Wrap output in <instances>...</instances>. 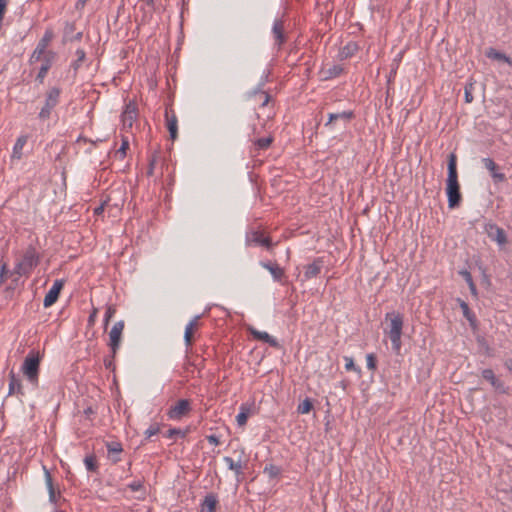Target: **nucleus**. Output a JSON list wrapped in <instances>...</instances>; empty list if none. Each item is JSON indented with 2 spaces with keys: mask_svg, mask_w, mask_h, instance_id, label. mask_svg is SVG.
I'll list each match as a JSON object with an SVG mask.
<instances>
[{
  "mask_svg": "<svg viewBox=\"0 0 512 512\" xmlns=\"http://www.w3.org/2000/svg\"><path fill=\"white\" fill-rule=\"evenodd\" d=\"M447 169L446 194L448 198V206L449 208H454L458 206L461 201L460 185L457 173V157L454 153H451L448 157Z\"/></svg>",
  "mask_w": 512,
  "mask_h": 512,
  "instance_id": "1",
  "label": "nucleus"
},
{
  "mask_svg": "<svg viewBox=\"0 0 512 512\" xmlns=\"http://www.w3.org/2000/svg\"><path fill=\"white\" fill-rule=\"evenodd\" d=\"M385 319L390 321L387 333L391 340L392 349L394 352L399 353L402 347L403 317L399 313L388 312L385 315Z\"/></svg>",
  "mask_w": 512,
  "mask_h": 512,
  "instance_id": "2",
  "label": "nucleus"
},
{
  "mask_svg": "<svg viewBox=\"0 0 512 512\" xmlns=\"http://www.w3.org/2000/svg\"><path fill=\"white\" fill-rule=\"evenodd\" d=\"M39 366H40V357L38 353L30 352L23 364H22V371L23 374L26 376L27 380L33 387L38 386V376H39Z\"/></svg>",
  "mask_w": 512,
  "mask_h": 512,
  "instance_id": "3",
  "label": "nucleus"
},
{
  "mask_svg": "<svg viewBox=\"0 0 512 512\" xmlns=\"http://www.w3.org/2000/svg\"><path fill=\"white\" fill-rule=\"evenodd\" d=\"M38 262L39 255L37 251L35 248L29 247L22 259L15 265L14 271L20 276L28 275L38 265Z\"/></svg>",
  "mask_w": 512,
  "mask_h": 512,
  "instance_id": "4",
  "label": "nucleus"
},
{
  "mask_svg": "<svg viewBox=\"0 0 512 512\" xmlns=\"http://www.w3.org/2000/svg\"><path fill=\"white\" fill-rule=\"evenodd\" d=\"M61 90L58 87L49 89L46 94L44 106L41 108L38 117L41 120H46L50 117L52 110L57 106Z\"/></svg>",
  "mask_w": 512,
  "mask_h": 512,
  "instance_id": "5",
  "label": "nucleus"
},
{
  "mask_svg": "<svg viewBox=\"0 0 512 512\" xmlns=\"http://www.w3.org/2000/svg\"><path fill=\"white\" fill-rule=\"evenodd\" d=\"M484 231L488 238L494 241L501 249L508 243L507 234L503 228L493 222L485 223Z\"/></svg>",
  "mask_w": 512,
  "mask_h": 512,
  "instance_id": "6",
  "label": "nucleus"
},
{
  "mask_svg": "<svg viewBox=\"0 0 512 512\" xmlns=\"http://www.w3.org/2000/svg\"><path fill=\"white\" fill-rule=\"evenodd\" d=\"M138 118V108L134 101H129L121 114L123 130L128 131L133 127Z\"/></svg>",
  "mask_w": 512,
  "mask_h": 512,
  "instance_id": "7",
  "label": "nucleus"
},
{
  "mask_svg": "<svg viewBox=\"0 0 512 512\" xmlns=\"http://www.w3.org/2000/svg\"><path fill=\"white\" fill-rule=\"evenodd\" d=\"M191 411V403L188 399H180L175 405L167 411V416L171 420H180Z\"/></svg>",
  "mask_w": 512,
  "mask_h": 512,
  "instance_id": "8",
  "label": "nucleus"
},
{
  "mask_svg": "<svg viewBox=\"0 0 512 512\" xmlns=\"http://www.w3.org/2000/svg\"><path fill=\"white\" fill-rule=\"evenodd\" d=\"M123 329H124V322L118 321L113 325V327L110 330L109 346H110L111 350L113 351V353H115L117 351V349L119 348Z\"/></svg>",
  "mask_w": 512,
  "mask_h": 512,
  "instance_id": "9",
  "label": "nucleus"
},
{
  "mask_svg": "<svg viewBox=\"0 0 512 512\" xmlns=\"http://www.w3.org/2000/svg\"><path fill=\"white\" fill-rule=\"evenodd\" d=\"M63 280H55L51 288L44 297L43 305L45 308L52 306L58 299L60 291L63 287Z\"/></svg>",
  "mask_w": 512,
  "mask_h": 512,
  "instance_id": "10",
  "label": "nucleus"
},
{
  "mask_svg": "<svg viewBox=\"0 0 512 512\" xmlns=\"http://www.w3.org/2000/svg\"><path fill=\"white\" fill-rule=\"evenodd\" d=\"M56 56L57 55L54 51H49L46 54L45 59H43L38 74L36 76V80H38L40 83H43L44 78L46 77L49 69L51 68L53 62L56 59Z\"/></svg>",
  "mask_w": 512,
  "mask_h": 512,
  "instance_id": "11",
  "label": "nucleus"
},
{
  "mask_svg": "<svg viewBox=\"0 0 512 512\" xmlns=\"http://www.w3.org/2000/svg\"><path fill=\"white\" fill-rule=\"evenodd\" d=\"M82 32H75V24L72 22H66L63 30V43L80 41L82 39Z\"/></svg>",
  "mask_w": 512,
  "mask_h": 512,
  "instance_id": "12",
  "label": "nucleus"
},
{
  "mask_svg": "<svg viewBox=\"0 0 512 512\" xmlns=\"http://www.w3.org/2000/svg\"><path fill=\"white\" fill-rule=\"evenodd\" d=\"M24 396L21 380L14 374L13 371L9 373V389L8 395Z\"/></svg>",
  "mask_w": 512,
  "mask_h": 512,
  "instance_id": "13",
  "label": "nucleus"
},
{
  "mask_svg": "<svg viewBox=\"0 0 512 512\" xmlns=\"http://www.w3.org/2000/svg\"><path fill=\"white\" fill-rule=\"evenodd\" d=\"M482 162L485 168L491 173V177L495 182H503L505 180V174L497 171V165L493 159L489 157L483 158Z\"/></svg>",
  "mask_w": 512,
  "mask_h": 512,
  "instance_id": "14",
  "label": "nucleus"
},
{
  "mask_svg": "<svg viewBox=\"0 0 512 512\" xmlns=\"http://www.w3.org/2000/svg\"><path fill=\"white\" fill-rule=\"evenodd\" d=\"M249 332L253 336V338L268 343L271 347L279 346L278 341L265 331H259L253 327H250Z\"/></svg>",
  "mask_w": 512,
  "mask_h": 512,
  "instance_id": "15",
  "label": "nucleus"
},
{
  "mask_svg": "<svg viewBox=\"0 0 512 512\" xmlns=\"http://www.w3.org/2000/svg\"><path fill=\"white\" fill-rule=\"evenodd\" d=\"M44 472H45V482H46V486H47L48 493H49V502L51 504L57 506L60 496L57 495L55 492L52 477H51L49 470L44 467Z\"/></svg>",
  "mask_w": 512,
  "mask_h": 512,
  "instance_id": "16",
  "label": "nucleus"
},
{
  "mask_svg": "<svg viewBox=\"0 0 512 512\" xmlns=\"http://www.w3.org/2000/svg\"><path fill=\"white\" fill-rule=\"evenodd\" d=\"M27 141H28L27 135H21L17 138V140L13 146V149H12V154H11L12 160H20L22 158V155H23L22 151H23V148L26 145Z\"/></svg>",
  "mask_w": 512,
  "mask_h": 512,
  "instance_id": "17",
  "label": "nucleus"
},
{
  "mask_svg": "<svg viewBox=\"0 0 512 512\" xmlns=\"http://www.w3.org/2000/svg\"><path fill=\"white\" fill-rule=\"evenodd\" d=\"M107 452H108V458L113 462L117 463L120 461V454L122 452V445L119 442H108L106 444Z\"/></svg>",
  "mask_w": 512,
  "mask_h": 512,
  "instance_id": "18",
  "label": "nucleus"
},
{
  "mask_svg": "<svg viewBox=\"0 0 512 512\" xmlns=\"http://www.w3.org/2000/svg\"><path fill=\"white\" fill-rule=\"evenodd\" d=\"M166 117V126L170 134V138L175 140L177 138L178 127H177V117L174 112L170 114L167 110L165 112Z\"/></svg>",
  "mask_w": 512,
  "mask_h": 512,
  "instance_id": "19",
  "label": "nucleus"
},
{
  "mask_svg": "<svg viewBox=\"0 0 512 512\" xmlns=\"http://www.w3.org/2000/svg\"><path fill=\"white\" fill-rule=\"evenodd\" d=\"M322 268V261L320 259L315 260L313 263L308 264L305 267L304 277L306 280L316 277Z\"/></svg>",
  "mask_w": 512,
  "mask_h": 512,
  "instance_id": "20",
  "label": "nucleus"
},
{
  "mask_svg": "<svg viewBox=\"0 0 512 512\" xmlns=\"http://www.w3.org/2000/svg\"><path fill=\"white\" fill-rule=\"evenodd\" d=\"M272 33L277 41V44L281 46L285 42V36H284V27L283 22L279 19H276L273 23L272 27Z\"/></svg>",
  "mask_w": 512,
  "mask_h": 512,
  "instance_id": "21",
  "label": "nucleus"
},
{
  "mask_svg": "<svg viewBox=\"0 0 512 512\" xmlns=\"http://www.w3.org/2000/svg\"><path fill=\"white\" fill-rule=\"evenodd\" d=\"M358 49V44L354 41H350L340 49L339 56L341 59L350 58L358 51Z\"/></svg>",
  "mask_w": 512,
  "mask_h": 512,
  "instance_id": "22",
  "label": "nucleus"
},
{
  "mask_svg": "<svg viewBox=\"0 0 512 512\" xmlns=\"http://www.w3.org/2000/svg\"><path fill=\"white\" fill-rule=\"evenodd\" d=\"M353 118V112L352 111H343L340 113H330L328 116V121L325 123V126H331L332 122L337 120H343L345 122H348Z\"/></svg>",
  "mask_w": 512,
  "mask_h": 512,
  "instance_id": "23",
  "label": "nucleus"
},
{
  "mask_svg": "<svg viewBox=\"0 0 512 512\" xmlns=\"http://www.w3.org/2000/svg\"><path fill=\"white\" fill-rule=\"evenodd\" d=\"M216 504V497L213 494H208L201 502L200 512H214Z\"/></svg>",
  "mask_w": 512,
  "mask_h": 512,
  "instance_id": "24",
  "label": "nucleus"
},
{
  "mask_svg": "<svg viewBox=\"0 0 512 512\" xmlns=\"http://www.w3.org/2000/svg\"><path fill=\"white\" fill-rule=\"evenodd\" d=\"M53 36L54 35L51 30H46L42 38L38 41L36 48H40V50L44 52H49L50 50H48L47 48L50 42L52 41Z\"/></svg>",
  "mask_w": 512,
  "mask_h": 512,
  "instance_id": "25",
  "label": "nucleus"
},
{
  "mask_svg": "<svg viewBox=\"0 0 512 512\" xmlns=\"http://www.w3.org/2000/svg\"><path fill=\"white\" fill-rule=\"evenodd\" d=\"M200 316H195L187 325L184 332V340L187 347L191 345L193 328L196 326Z\"/></svg>",
  "mask_w": 512,
  "mask_h": 512,
  "instance_id": "26",
  "label": "nucleus"
},
{
  "mask_svg": "<svg viewBox=\"0 0 512 512\" xmlns=\"http://www.w3.org/2000/svg\"><path fill=\"white\" fill-rule=\"evenodd\" d=\"M250 412H251L250 407H248L246 405L240 406V411L236 416V421L239 426H244L246 424L247 419L250 415Z\"/></svg>",
  "mask_w": 512,
  "mask_h": 512,
  "instance_id": "27",
  "label": "nucleus"
},
{
  "mask_svg": "<svg viewBox=\"0 0 512 512\" xmlns=\"http://www.w3.org/2000/svg\"><path fill=\"white\" fill-rule=\"evenodd\" d=\"M262 266L272 274L274 280L276 281L280 280L284 274L283 270L280 267L269 262L262 263Z\"/></svg>",
  "mask_w": 512,
  "mask_h": 512,
  "instance_id": "28",
  "label": "nucleus"
},
{
  "mask_svg": "<svg viewBox=\"0 0 512 512\" xmlns=\"http://www.w3.org/2000/svg\"><path fill=\"white\" fill-rule=\"evenodd\" d=\"M267 78H268V75L263 76V77L261 78V81H260V83H259L258 88H256L255 90H253V91L251 92V95H256L257 93H261V94L263 95L264 99H263V102H262V106L267 105V103H268V102H269V100H270V96H269V94H268V93H266V92H264V91H262V87H263V86H264V84L266 83Z\"/></svg>",
  "mask_w": 512,
  "mask_h": 512,
  "instance_id": "29",
  "label": "nucleus"
},
{
  "mask_svg": "<svg viewBox=\"0 0 512 512\" xmlns=\"http://www.w3.org/2000/svg\"><path fill=\"white\" fill-rule=\"evenodd\" d=\"M223 460L226 463L228 469L234 471L237 475H240L242 473V463H241V461L235 462L229 456H225L223 458Z\"/></svg>",
  "mask_w": 512,
  "mask_h": 512,
  "instance_id": "30",
  "label": "nucleus"
},
{
  "mask_svg": "<svg viewBox=\"0 0 512 512\" xmlns=\"http://www.w3.org/2000/svg\"><path fill=\"white\" fill-rule=\"evenodd\" d=\"M486 55H487L488 58H491V59H494V60L504 61V62L509 63V64L511 63L510 58L506 54H504L502 52H499V51H497V50H495L493 48H490L487 51Z\"/></svg>",
  "mask_w": 512,
  "mask_h": 512,
  "instance_id": "31",
  "label": "nucleus"
},
{
  "mask_svg": "<svg viewBox=\"0 0 512 512\" xmlns=\"http://www.w3.org/2000/svg\"><path fill=\"white\" fill-rule=\"evenodd\" d=\"M75 55H76L77 58H76V60H74L72 62L71 67L75 71H77L81 67L83 61L85 60L86 53H85V51L83 49L79 48V49L76 50Z\"/></svg>",
  "mask_w": 512,
  "mask_h": 512,
  "instance_id": "32",
  "label": "nucleus"
},
{
  "mask_svg": "<svg viewBox=\"0 0 512 512\" xmlns=\"http://www.w3.org/2000/svg\"><path fill=\"white\" fill-rule=\"evenodd\" d=\"M459 302H460V308H461V310L463 312L464 317L471 324H473L475 322V315L471 312L468 304L465 301L459 299Z\"/></svg>",
  "mask_w": 512,
  "mask_h": 512,
  "instance_id": "33",
  "label": "nucleus"
},
{
  "mask_svg": "<svg viewBox=\"0 0 512 512\" xmlns=\"http://www.w3.org/2000/svg\"><path fill=\"white\" fill-rule=\"evenodd\" d=\"M313 407L312 401L309 398H305L297 407L299 414H307Z\"/></svg>",
  "mask_w": 512,
  "mask_h": 512,
  "instance_id": "34",
  "label": "nucleus"
},
{
  "mask_svg": "<svg viewBox=\"0 0 512 512\" xmlns=\"http://www.w3.org/2000/svg\"><path fill=\"white\" fill-rule=\"evenodd\" d=\"M47 53L48 52L40 50V48H35L29 59L30 64H34L39 61L42 62Z\"/></svg>",
  "mask_w": 512,
  "mask_h": 512,
  "instance_id": "35",
  "label": "nucleus"
},
{
  "mask_svg": "<svg viewBox=\"0 0 512 512\" xmlns=\"http://www.w3.org/2000/svg\"><path fill=\"white\" fill-rule=\"evenodd\" d=\"M84 465L89 472H95L97 470L96 459L93 455H88L84 458Z\"/></svg>",
  "mask_w": 512,
  "mask_h": 512,
  "instance_id": "36",
  "label": "nucleus"
},
{
  "mask_svg": "<svg viewBox=\"0 0 512 512\" xmlns=\"http://www.w3.org/2000/svg\"><path fill=\"white\" fill-rule=\"evenodd\" d=\"M128 148L129 140L127 138H123L120 148L115 152V157H118L121 160L124 159Z\"/></svg>",
  "mask_w": 512,
  "mask_h": 512,
  "instance_id": "37",
  "label": "nucleus"
},
{
  "mask_svg": "<svg viewBox=\"0 0 512 512\" xmlns=\"http://www.w3.org/2000/svg\"><path fill=\"white\" fill-rule=\"evenodd\" d=\"M343 72V68L340 65H333L325 71L326 78H334L339 76Z\"/></svg>",
  "mask_w": 512,
  "mask_h": 512,
  "instance_id": "38",
  "label": "nucleus"
},
{
  "mask_svg": "<svg viewBox=\"0 0 512 512\" xmlns=\"http://www.w3.org/2000/svg\"><path fill=\"white\" fill-rule=\"evenodd\" d=\"M264 473L270 478H275L281 473V469L276 465L270 464L265 466Z\"/></svg>",
  "mask_w": 512,
  "mask_h": 512,
  "instance_id": "39",
  "label": "nucleus"
},
{
  "mask_svg": "<svg viewBox=\"0 0 512 512\" xmlns=\"http://www.w3.org/2000/svg\"><path fill=\"white\" fill-rule=\"evenodd\" d=\"M252 241L259 245L266 246V247H269V245H270L269 238L263 237V235L259 232L253 233Z\"/></svg>",
  "mask_w": 512,
  "mask_h": 512,
  "instance_id": "40",
  "label": "nucleus"
},
{
  "mask_svg": "<svg viewBox=\"0 0 512 512\" xmlns=\"http://www.w3.org/2000/svg\"><path fill=\"white\" fill-rule=\"evenodd\" d=\"M344 360H345V369L347 371H356V372H360V369L358 367H356V365L354 364V360L352 357L350 356H344Z\"/></svg>",
  "mask_w": 512,
  "mask_h": 512,
  "instance_id": "41",
  "label": "nucleus"
},
{
  "mask_svg": "<svg viewBox=\"0 0 512 512\" xmlns=\"http://www.w3.org/2000/svg\"><path fill=\"white\" fill-rule=\"evenodd\" d=\"M159 431H160V427H159V425H158V424H152V425H150V426L146 429V431H145V436H146V438H150V437H152V436H154V435L158 434V433H159Z\"/></svg>",
  "mask_w": 512,
  "mask_h": 512,
  "instance_id": "42",
  "label": "nucleus"
},
{
  "mask_svg": "<svg viewBox=\"0 0 512 512\" xmlns=\"http://www.w3.org/2000/svg\"><path fill=\"white\" fill-rule=\"evenodd\" d=\"M272 139L270 137L260 138L256 141V145L259 149H266L271 144Z\"/></svg>",
  "mask_w": 512,
  "mask_h": 512,
  "instance_id": "43",
  "label": "nucleus"
},
{
  "mask_svg": "<svg viewBox=\"0 0 512 512\" xmlns=\"http://www.w3.org/2000/svg\"><path fill=\"white\" fill-rule=\"evenodd\" d=\"M366 362H367V368L369 370H375L376 369V357L374 354L370 353L366 356Z\"/></svg>",
  "mask_w": 512,
  "mask_h": 512,
  "instance_id": "44",
  "label": "nucleus"
},
{
  "mask_svg": "<svg viewBox=\"0 0 512 512\" xmlns=\"http://www.w3.org/2000/svg\"><path fill=\"white\" fill-rule=\"evenodd\" d=\"M482 377L485 380L489 381L490 384L496 379V376H495V374H494L492 369H484L482 371Z\"/></svg>",
  "mask_w": 512,
  "mask_h": 512,
  "instance_id": "45",
  "label": "nucleus"
},
{
  "mask_svg": "<svg viewBox=\"0 0 512 512\" xmlns=\"http://www.w3.org/2000/svg\"><path fill=\"white\" fill-rule=\"evenodd\" d=\"M491 385L501 393L507 392V388L505 387L504 383L497 378L491 383Z\"/></svg>",
  "mask_w": 512,
  "mask_h": 512,
  "instance_id": "46",
  "label": "nucleus"
},
{
  "mask_svg": "<svg viewBox=\"0 0 512 512\" xmlns=\"http://www.w3.org/2000/svg\"><path fill=\"white\" fill-rule=\"evenodd\" d=\"M176 435L185 436V432L181 431L178 428H171L168 430L166 437L173 438Z\"/></svg>",
  "mask_w": 512,
  "mask_h": 512,
  "instance_id": "47",
  "label": "nucleus"
},
{
  "mask_svg": "<svg viewBox=\"0 0 512 512\" xmlns=\"http://www.w3.org/2000/svg\"><path fill=\"white\" fill-rule=\"evenodd\" d=\"M114 312H115V310L112 307H108L107 308V310L105 312V315H104V322H105V324H107L110 321V319L113 316Z\"/></svg>",
  "mask_w": 512,
  "mask_h": 512,
  "instance_id": "48",
  "label": "nucleus"
},
{
  "mask_svg": "<svg viewBox=\"0 0 512 512\" xmlns=\"http://www.w3.org/2000/svg\"><path fill=\"white\" fill-rule=\"evenodd\" d=\"M207 440L210 444L215 445V446L219 445V443H220L218 436H216L214 434L208 435Z\"/></svg>",
  "mask_w": 512,
  "mask_h": 512,
  "instance_id": "49",
  "label": "nucleus"
},
{
  "mask_svg": "<svg viewBox=\"0 0 512 512\" xmlns=\"http://www.w3.org/2000/svg\"><path fill=\"white\" fill-rule=\"evenodd\" d=\"M128 487L132 490V491H139L141 488H142V483L140 481H133L132 483H130L128 485Z\"/></svg>",
  "mask_w": 512,
  "mask_h": 512,
  "instance_id": "50",
  "label": "nucleus"
},
{
  "mask_svg": "<svg viewBox=\"0 0 512 512\" xmlns=\"http://www.w3.org/2000/svg\"><path fill=\"white\" fill-rule=\"evenodd\" d=\"M7 266L3 263L0 267V285L4 282V275L6 273Z\"/></svg>",
  "mask_w": 512,
  "mask_h": 512,
  "instance_id": "51",
  "label": "nucleus"
},
{
  "mask_svg": "<svg viewBox=\"0 0 512 512\" xmlns=\"http://www.w3.org/2000/svg\"><path fill=\"white\" fill-rule=\"evenodd\" d=\"M461 274L463 275V277L468 285H470V283H473V279H472L470 272L463 271V272H461Z\"/></svg>",
  "mask_w": 512,
  "mask_h": 512,
  "instance_id": "52",
  "label": "nucleus"
},
{
  "mask_svg": "<svg viewBox=\"0 0 512 512\" xmlns=\"http://www.w3.org/2000/svg\"><path fill=\"white\" fill-rule=\"evenodd\" d=\"M465 101L467 103H471L473 101V95L467 87L465 88Z\"/></svg>",
  "mask_w": 512,
  "mask_h": 512,
  "instance_id": "53",
  "label": "nucleus"
},
{
  "mask_svg": "<svg viewBox=\"0 0 512 512\" xmlns=\"http://www.w3.org/2000/svg\"><path fill=\"white\" fill-rule=\"evenodd\" d=\"M505 367L510 371L512 372V358L510 359H507L504 363Z\"/></svg>",
  "mask_w": 512,
  "mask_h": 512,
  "instance_id": "54",
  "label": "nucleus"
},
{
  "mask_svg": "<svg viewBox=\"0 0 512 512\" xmlns=\"http://www.w3.org/2000/svg\"><path fill=\"white\" fill-rule=\"evenodd\" d=\"M89 0H78V2L76 3V7L79 8V7H84L85 4L88 2Z\"/></svg>",
  "mask_w": 512,
  "mask_h": 512,
  "instance_id": "55",
  "label": "nucleus"
},
{
  "mask_svg": "<svg viewBox=\"0 0 512 512\" xmlns=\"http://www.w3.org/2000/svg\"><path fill=\"white\" fill-rule=\"evenodd\" d=\"M96 316V310H94L89 316V323H93Z\"/></svg>",
  "mask_w": 512,
  "mask_h": 512,
  "instance_id": "56",
  "label": "nucleus"
},
{
  "mask_svg": "<svg viewBox=\"0 0 512 512\" xmlns=\"http://www.w3.org/2000/svg\"><path fill=\"white\" fill-rule=\"evenodd\" d=\"M468 286H469L470 291L472 292V294H476V286H475L474 282L470 283V285H468Z\"/></svg>",
  "mask_w": 512,
  "mask_h": 512,
  "instance_id": "57",
  "label": "nucleus"
},
{
  "mask_svg": "<svg viewBox=\"0 0 512 512\" xmlns=\"http://www.w3.org/2000/svg\"><path fill=\"white\" fill-rule=\"evenodd\" d=\"M85 413L88 414V413H92V409L89 407L85 410Z\"/></svg>",
  "mask_w": 512,
  "mask_h": 512,
  "instance_id": "58",
  "label": "nucleus"
},
{
  "mask_svg": "<svg viewBox=\"0 0 512 512\" xmlns=\"http://www.w3.org/2000/svg\"><path fill=\"white\" fill-rule=\"evenodd\" d=\"M53 512H63V511L54 510Z\"/></svg>",
  "mask_w": 512,
  "mask_h": 512,
  "instance_id": "59",
  "label": "nucleus"
}]
</instances>
